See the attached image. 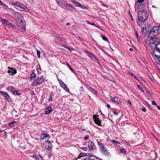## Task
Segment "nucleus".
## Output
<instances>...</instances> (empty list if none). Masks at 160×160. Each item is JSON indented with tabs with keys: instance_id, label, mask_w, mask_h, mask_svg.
Segmentation results:
<instances>
[{
	"instance_id": "8",
	"label": "nucleus",
	"mask_w": 160,
	"mask_h": 160,
	"mask_svg": "<svg viewBox=\"0 0 160 160\" xmlns=\"http://www.w3.org/2000/svg\"><path fill=\"white\" fill-rule=\"evenodd\" d=\"M42 146L46 149L48 151L52 149V144L49 140L45 141L42 144Z\"/></svg>"
},
{
	"instance_id": "48",
	"label": "nucleus",
	"mask_w": 160,
	"mask_h": 160,
	"mask_svg": "<svg viewBox=\"0 0 160 160\" xmlns=\"http://www.w3.org/2000/svg\"><path fill=\"white\" fill-rule=\"evenodd\" d=\"M152 105H155L157 106V104L154 101H152Z\"/></svg>"
},
{
	"instance_id": "47",
	"label": "nucleus",
	"mask_w": 160,
	"mask_h": 160,
	"mask_svg": "<svg viewBox=\"0 0 160 160\" xmlns=\"http://www.w3.org/2000/svg\"><path fill=\"white\" fill-rule=\"evenodd\" d=\"M102 5H103L104 6L106 7L107 8H109L110 7V6H109L107 4H102Z\"/></svg>"
},
{
	"instance_id": "52",
	"label": "nucleus",
	"mask_w": 160,
	"mask_h": 160,
	"mask_svg": "<svg viewBox=\"0 0 160 160\" xmlns=\"http://www.w3.org/2000/svg\"><path fill=\"white\" fill-rule=\"evenodd\" d=\"M0 5H4L5 4L2 3L1 1H0Z\"/></svg>"
},
{
	"instance_id": "10",
	"label": "nucleus",
	"mask_w": 160,
	"mask_h": 160,
	"mask_svg": "<svg viewBox=\"0 0 160 160\" xmlns=\"http://www.w3.org/2000/svg\"><path fill=\"white\" fill-rule=\"evenodd\" d=\"M14 18L16 20L17 22H21L23 21V17L21 14L18 12H15L14 14Z\"/></svg>"
},
{
	"instance_id": "32",
	"label": "nucleus",
	"mask_w": 160,
	"mask_h": 160,
	"mask_svg": "<svg viewBox=\"0 0 160 160\" xmlns=\"http://www.w3.org/2000/svg\"><path fill=\"white\" fill-rule=\"evenodd\" d=\"M64 47L65 48L68 49V50L70 51H71L73 49L72 48H70V47H68L66 45H64Z\"/></svg>"
},
{
	"instance_id": "7",
	"label": "nucleus",
	"mask_w": 160,
	"mask_h": 160,
	"mask_svg": "<svg viewBox=\"0 0 160 160\" xmlns=\"http://www.w3.org/2000/svg\"><path fill=\"white\" fill-rule=\"evenodd\" d=\"M84 52L88 54L89 57L92 59L93 61L99 64H100L98 61V60L97 58L91 52H88L86 50H84Z\"/></svg>"
},
{
	"instance_id": "16",
	"label": "nucleus",
	"mask_w": 160,
	"mask_h": 160,
	"mask_svg": "<svg viewBox=\"0 0 160 160\" xmlns=\"http://www.w3.org/2000/svg\"><path fill=\"white\" fill-rule=\"evenodd\" d=\"M72 3L74 4L76 6L79 7L83 9L87 8L86 7L83 5H82L79 3L77 2L76 1H72Z\"/></svg>"
},
{
	"instance_id": "19",
	"label": "nucleus",
	"mask_w": 160,
	"mask_h": 160,
	"mask_svg": "<svg viewBox=\"0 0 160 160\" xmlns=\"http://www.w3.org/2000/svg\"><path fill=\"white\" fill-rule=\"evenodd\" d=\"M9 70L8 71V73H11L12 75H13L17 73V71L14 69L11 68L9 67L8 68Z\"/></svg>"
},
{
	"instance_id": "55",
	"label": "nucleus",
	"mask_w": 160,
	"mask_h": 160,
	"mask_svg": "<svg viewBox=\"0 0 160 160\" xmlns=\"http://www.w3.org/2000/svg\"><path fill=\"white\" fill-rule=\"evenodd\" d=\"M144 29L145 30V32H148V30H147V28H144Z\"/></svg>"
},
{
	"instance_id": "25",
	"label": "nucleus",
	"mask_w": 160,
	"mask_h": 160,
	"mask_svg": "<svg viewBox=\"0 0 160 160\" xmlns=\"http://www.w3.org/2000/svg\"><path fill=\"white\" fill-rule=\"evenodd\" d=\"M16 123H17V122L16 121H13L11 122H10V123H9L8 124V126L9 127H14V124Z\"/></svg>"
},
{
	"instance_id": "4",
	"label": "nucleus",
	"mask_w": 160,
	"mask_h": 160,
	"mask_svg": "<svg viewBox=\"0 0 160 160\" xmlns=\"http://www.w3.org/2000/svg\"><path fill=\"white\" fill-rule=\"evenodd\" d=\"M58 5L61 8L65 9H70L71 7L69 4L67 3L65 1H57Z\"/></svg>"
},
{
	"instance_id": "56",
	"label": "nucleus",
	"mask_w": 160,
	"mask_h": 160,
	"mask_svg": "<svg viewBox=\"0 0 160 160\" xmlns=\"http://www.w3.org/2000/svg\"><path fill=\"white\" fill-rule=\"evenodd\" d=\"M52 96L51 95L50 96V99H49V100H50V101H52Z\"/></svg>"
},
{
	"instance_id": "42",
	"label": "nucleus",
	"mask_w": 160,
	"mask_h": 160,
	"mask_svg": "<svg viewBox=\"0 0 160 160\" xmlns=\"http://www.w3.org/2000/svg\"><path fill=\"white\" fill-rule=\"evenodd\" d=\"M147 92L150 96L152 95V92L151 91L148 90Z\"/></svg>"
},
{
	"instance_id": "34",
	"label": "nucleus",
	"mask_w": 160,
	"mask_h": 160,
	"mask_svg": "<svg viewBox=\"0 0 160 160\" xmlns=\"http://www.w3.org/2000/svg\"><path fill=\"white\" fill-rule=\"evenodd\" d=\"M13 93L14 95H19L21 93H18V91L17 90H15L13 92Z\"/></svg>"
},
{
	"instance_id": "46",
	"label": "nucleus",
	"mask_w": 160,
	"mask_h": 160,
	"mask_svg": "<svg viewBox=\"0 0 160 160\" xmlns=\"http://www.w3.org/2000/svg\"><path fill=\"white\" fill-rule=\"evenodd\" d=\"M59 82L60 84V85H61L62 84L64 83L62 82V81L61 80H59Z\"/></svg>"
},
{
	"instance_id": "27",
	"label": "nucleus",
	"mask_w": 160,
	"mask_h": 160,
	"mask_svg": "<svg viewBox=\"0 0 160 160\" xmlns=\"http://www.w3.org/2000/svg\"><path fill=\"white\" fill-rule=\"evenodd\" d=\"M128 74H130L132 77H134L137 81H138V78L132 72H128Z\"/></svg>"
},
{
	"instance_id": "12",
	"label": "nucleus",
	"mask_w": 160,
	"mask_h": 160,
	"mask_svg": "<svg viewBox=\"0 0 160 160\" xmlns=\"http://www.w3.org/2000/svg\"><path fill=\"white\" fill-rule=\"evenodd\" d=\"M88 147L89 149V151L92 152L96 149L95 145L92 141H91L88 142Z\"/></svg>"
},
{
	"instance_id": "15",
	"label": "nucleus",
	"mask_w": 160,
	"mask_h": 160,
	"mask_svg": "<svg viewBox=\"0 0 160 160\" xmlns=\"http://www.w3.org/2000/svg\"><path fill=\"white\" fill-rule=\"evenodd\" d=\"M93 118L95 122L98 126H100L101 125V120L98 118V116H96L95 115H94Z\"/></svg>"
},
{
	"instance_id": "36",
	"label": "nucleus",
	"mask_w": 160,
	"mask_h": 160,
	"mask_svg": "<svg viewBox=\"0 0 160 160\" xmlns=\"http://www.w3.org/2000/svg\"><path fill=\"white\" fill-rule=\"evenodd\" d=\"M121 152L126 154V151L124 148H121Z\"/></svg>"
},
{
	"instance_id": "14",
	"label": "nucleus",
	"mask_w": 160,
	"mask_h": 160,
	"mask_svg": "<svg viewBox=\"0 0 160 160\" xmlns=\"http://www.w3.org/2000/svg\"><path fill=\"white\" fill-rule=\"evenodd\" d=\"M0 93L4 96L6 100L8 102H10L11 101V97L7 93L5 92L0 91Z\"/></svg>"
},
{
	"instance_id": "49",
	"label": "nucleus",
	"mask_w": 160,
	"mask_h": 160,
	"mask_svg": "<svg viewBox=\"0 0 160 160\" xmlns=\"http://www.w3.org/2000/svg\"><path fill=\"white\" fill-rule=\"evenodd\" d=\"M60 86L63 88H64L65 87L67 86L64 83L62 84Z\"/></svg>"
},
{
	"instance_id": "63",
	"label": "nucleus",
	"mask_w": 160,
	"mask_h": 160,
	"mask_svg": "<svg viewBox=\"0 0 160 160\" xmlns=\"http://www.w3.org/2000/svg\"><path fill=\"white\" fill-rule=\"evenodd\" d=\"M131 18L132 21L133 20V18H132V17H131Z\"/></svg>"
},
{
	"instance_id": "20",
	"label": "nucleus",
	"mask_w": 160,
	"mask_h": 160,
	"mask_svg": "<svg viewBox=\"0 0 160 160\" xmlns=\"http://www.w3.org/2000/svg\"><path fill=\"white\" fill-rule=\"evenodd\" d=\"M45 110V115H47L52 111V109L51 107H49L46 108Z\"/></svg>"
},
{
	"instance_id": "21",
	"label": "nucleus",
	"mask_w": 160,
	"mask_h": 160,
	"mask_svg": "<svg viewBox=\"0 0 160 160\" xmlns=\"http://www.w3.org/2000/svg\"><path fill=\"white\" fill-rule=\"evenodd\" d=\"M32 157L37 160H43L42 158L40 155H33Z\"/></svg>"
},
{
	"instance_id": "29",
	"label": "nucleus",
	"mask_w": 160,
	"mask_h": 160,
	"mask_svg": "<svg viewBox=\"0 0 160 160\" xmlns=\"http://www.w3.org/2000/svg\"><path fill=\"white\" fill-rule=\"evenodd\" d=\"M112 142L114 145H116L118 144H120V142H118L115 140H113L111 141Z\"/></svg>"
},
{
	"instance_id": "17",
	"label": "nucleus",
	"mask_w": 160,
	"mask_h": 160,
	"mask_svg": "<svg viewBox=\"0 0 160 160\" xmlns=\"http://www.w3.org/2000/svg\"><path fill=\"white\" fill-rule=\"evenodd\" d=\"M49 138V135L45 133L41 134L40 136L41 139L46 140L48 139Z\"/></svg>"
},
{
	"instance_id": "57",
	"label": "nucleus",
	"mask_w": 160,
	"mask_h": 160,
	"mask_svg": "<svg viewBox=\"0 0 160 160\" xmlns=\"http://www.w3.org/2000/svg\"><path fill=\"white\" fill-rule=\"evenodd\" d=\"M157 107L158 108V109L160 110V106H159L158 105H157Z\"/></svg>"
},
{
	"instance_id": "39",
	"label": "nucleus",
	"mask_w": 160,
	"mask_h": 160,
	"mask_svg": "<svg viewBox=\"0 0 160 160\" xmlns=\"http://www.w3.org/2000/svg\"><path fill=\"white\" fill-rule=\"evenodd\" d=\"M137 87L141 91V92H144V90L142 89V88L138 85H137Z\"/></svg>"
},
{
	"instance_id": "5",
	"label": "nucleus",
	"mask_w": 160,
	"mask_h": 160,
	"mask_svg": "<svg viewBox=\"0 0 160 160\" xmlns=\"http://www.w3.org/2000/svg\"><path fill=\"white\" fill-rule=\"evenodd\" d=\"M17 27L18 29L21 32H23L25 30L26 25L25 21H21L17 22Z\"/></svg>"
},
{
	"instance_id": "50",
	"label": "nucleus",
	"mask_w": 160,
	"mask_h": 160,
	"mask_svg": "<svg viewBox=\"0 0 160 160\" xmlns=\"http://www.w3.org/2000/svg\"><path fill=\"white\" fill-rule=\"evenodd\" d=\"M142 110L144 112H146V109L145 107H143L142 108Z\"/></svg>"
},
{
	"instance_id": "26",
	"label": "nucleus",
	"mask_w": 160,
	"mask_h": 160,
	"mask_svg": "<svg viewBox=\"0 0 160 160\" xmlns=\"http://www.w3.org/2000/svg\"><path fill=\"white\" fill-rule=\"evenodd\" d=\"M89 90L90 91L92 92L94 94H97V92L95 90V89H94V88H91V87H90L89 88Z\"/></svg>"
},
{
	"instance_id": "9",
	"label": "nucleus",
	"mask_w": 160,
	"mask_h": 160,
	"mask_svg": "<svg viewBox=\"0 0 160 160\" xmlns=\"http://www.w3.org/2000/svg\"><path fill=\"white\" fill-rule=\"evenodd\" d=\"M13 5L15 6L18 7L20 9L23 10L26 12H28L29 11V10L28 8L24 5L18 2L13 3Z\"/></svg>"
},
{
	"instance_id": "43",
	"label": "nucleus",
	"mask_w": 160,
	"mask_h": 160,
	"mask_svg": "<svg viewBox=\"0 0 160 160\" xmlns=\"http://www.w3.org/2000/svg\"><path fill=\"white\" fill-rule=\"evenodd\" d=\"M37 54L38 57L39 58L40 56V52L39 51L37 50Z\"/></svg>"
},
{
	"instance_id": "30",
	"label": "nucleus",
	"mask_w": 160,
	"mask_h": 160,
	"mask_svg": "<svg viewBox=\"0 0 160 160\" xmlns=\"http://www.w3.org/2000/svg\"><path fill=\"white\" fill-rule=\"evenodd\" d=\"M36 76V74L35 73L32 72L31 74L30 79L32 80L33 79L35 78Z\"/></svg>"
},
{
	"instance_id": "31",
	"label": "nucleus",
	"mask_w": 160,
	"mask_h": 160,
	"mask_svg": "<svg viewBox=\"0 0 160 160\" xmlns=\"http://www.w3.org/2000/svg\"><path fill=\"white\" fill-rule=\"evenodd\" d=\"M66 65L68 66V67L69 68V69L72 72H74V71L73 70L72 68L70 67V65L68 63H66Z\"/></svg>"
},
{
	"instance_id": "24",
	"label": "nucleus",
	"mask_w": 160,
	"mask_h": 160,
	"mask_svg": "<svg viewBox=\"0 0 160 160\" xmlns=\"http://www.w3.org/2000/svg\"><path fill=\"white\" fill-rule=\"evenodd\" d=\"M112 100L113 102H116L118 103V104H119V101L118 102V99L117 97H114L112 99Z\"/></svg>"
},
{
	"instance_id": "33",
	"label": "nucleus",
	"mask_w": 160,
	"mask_h": 160,
	"mask_svg": "<svg viewBox=\"0 0 160 160\" xmlns=\"http://www.w3.org/2000/svg\"><path fill=\"white\" fill-rule=\"evenodd\" d=\"M98 146H99L100 147L101 149H102V147H104L103 144L102 143L99 142H98Z\"/></svg>"
},
{
	"instance_id": "40",
	"label": "nucleus",
	"mask_w": 160,
	"mask_h": 160,
	"mask_svg": "<svg viewBox=\"0 0 160 160\" xmlns=\"http://www.w3.org/2000/svg\"><path fill=\"white\" fill-rule=\"evenodd\" d=\"M81 149L84 151H86L87 150V148L86 147H82L81 148Z\"/></svg>"
},
{
	"instance_id": "13",
	"label": "nucleus",
	"mask_w": 160,
	"mask_h": 160,
	"mask_svg": "<svg viewBox=\"0 0 160 160\" xmlns=\"http://www.w3.org/2000/svg\"><path fill=\"white\" fill-rule=\"evenodd\" d=\"M0 21L3 24L7 25L8 27H12V24L8 22L6 20L3 19L2 18L0 17Z\"/></svg>"
},
{
	"instance_id": "28",
	"label": "nucleus",
	"mask_w": 160,
	"mask_h": 160,
	"mask_svg": "<svg viewBox=\"0 0 160 160\" xmlns=\"http://www.w3.org/2000/svg\"><path fill=\"white\" fill-rule=\"evenodd\" d=\"M135 35L137 38V40H138V42H140V38L138 35V32L136 31L135 32Z\"/></svg>"
},
{
	"instance_id": "53",
	"label": "nucleus",
	"mask_w": 160,
	"mask_h": 160,
	"mask_svg": "<svg viewBox=\"0 0 160 160\" xmlns=\"http://www.w3.org/2000/svg\"><path fill=\"white\" fill-rule=\"evenodd\" d=\"M128 14H129V15H130V17H132V15H131V12H130V10L129 11Z\"/></svg>"
},
{
	"instance_id": "3",
	"label": "nucleus",
	"mask_w": 160,
	"mask_h": 160,
	"mask_svg": "<svg viewBox=\"0 0 160 160\" xmlns=\"http://www.w3.org/2000/svg\"><path fill=\"white\" fill-rule=\"evenodd\" d=\"M138 19L140 22H143L148 18V14L144 10L142 9V11L138 10Z\"/></svg>"
},
{
	"instance_id": "60",
	"label": "nucleus",
	"mask_w": 160,
	"mask_h": 160,
	"mask_svg": "<svg viewBox=\"0 0 160 160\" xmlns=\"http://www.w3.org/2000/svg\"><path fill=\"white\" fill-rule=\"evenodd\" d=\"M11 87H8V89L9 90L10 89H11Z\"/></svg>"
},
{
	"instance_id": "59",
	"label": "nucleus",
	"mask_w": 160,
	"mask_h": 160,
	"mask_svg": "<svg viewBox=\"0 0 160 160\" xmlns=\"http://www.w3.org/2000/svg\"><path fill=\"white\" fill-rule=\"evenodd\" d=\"M3 130H2L0 128V132H2L3 131Z\"/></svg>"
},
{
	"instance_id": "37",
	"label": "nucleus",
	"mask_w": 160,
	"mask_h": 160,
	"mask_svg": "<svg viewBox=\"0 0 160 160\" xmlns=\"http://www.w3.org/2000/svg\"><path fill=\"white\" fill-rule=\"evenodd\" d=\"M102 38L103 40L105 41H108V38L105 36H102Z\"/></svg>"
},
{
	"instance_id": "6",
	"label": "nucleus",
	"mask_w": 160,
	"mask_h": 160,
	"mask_svg": "<svg viewBox=\"0 0 160 160\" xmlns=\"http://www.w3.org/2000/svg\"><path fill=\"white\" fill-rule=\"evenodd\" d=\"M44 80V78L42 76L37 78L36 79L33 81L32 83V85L33 86H37L40 85Z\"/></svg>"
},
{
	"instance_id": "62",
	"label": "nucleus",
	"mask_w": 160,
	"mask_h": 160,
	"mask_svg": "<svg viewBox=\"0 0 160 160\" xmlns=\"http://www.w3.org/2000/svg\"><path fill=\"white\" fill-rule=\"evenodd\" d=\"M70 24L69 23H67L66 24V25L67 26L69 25Z\"/></svg>"
},
{
	"instance_id": "38",
	"label": "nucleus",
	"mask_w": 160,
	"mask_h": 160,
	"mask_svg": "<svg viewBox=\"0 0 160 160\" xmlns=\"http://www.w3.org/2000/svg\"><path fill=\"white\" fill-rule=\"evenodd\" d=\"M63 89H64L66 91L68 92H69V89L67 87V86L65 87L64 88H63Z\"/></svg>"
},
{
	"instance_id": "45",
	"label": "nucleus",
	"mask_w": 160,
	"mask_h": 160,
	"mask_svg": "<svg viewBox=\"0 0 160 160\" xmlns=\"http://www.w3.org/2000/svg\"><path fill=\"white\" fill-rule=\"evenodd\" d=\"M89 137V136L88 135H87L84 137V139L85 140H87Z\"/></svg>"
},
{
	"instance_id": "22",
	"label": "nucleus",
	"mask_w": 160,
	"mask_h": 160,
	"mask_svg": "<svg viewBox=\"0 0 160 160\" xmlns=\"http://www.w3.org/2000/svg\"><path fill=\"white\" fill-rule=\"evenodd\" d=\"M87 153H84V152H82L79 154L78 155V159L82 157H85V156H87ZM77 158H76L75 159L76 160H77Z\"/></svg>"
},
{
	"instance_id": "11",
	"label": "nucleus",
	"mask_w": 160,
	"mask_h": 160,
	"mask_svg": "<svg viewBox=\"0 0 160 160\" xmlns=\"http://www.w3.org/2000/svg\"><path fill=\"white\" fill-rule=\"evenodd\" d=\"M144 1H137L135 2V5L137 6L138 10L139 9H143L144 10L145 3L144 2Z\"/></svg>"
},
{
	"instance_id": "35",
	"label": "nucleus",
	"mask_w": 160,
	"mask_h": 160,
	"mask_svg": "<svg viewBox=\"0 0 160 160\" xmlns=\"http://www.w3.org/2000/svg\"><path fill=\"white\" fill-rule=\"evenodd\" d=\"M87 23L88 24H90V25H94V26H96V27H97V26L93 22H90L89 21H87Z\"/></svg>"
},
{
	"instance_id": "58",
	"label": "nucleus",
	"mask_w": 160,
	"mask_h": 160,
	"mask_svg": "<svg viewBox=\"0 0 160 160\" xmlns=\"http://www.w3.org/2000/svg\"><path fill=\"white\" fill-rule=\"evenodd\" d=\"M107 107H108V108H110V106L109 104H108V105H107Z\"/></svg>"
},
{
	"instance_id": "61",
	"label": "nucleus",
	"mask_w": 160,
	"mask_h": 160,
	"mask_svg": "<svg viewBox=\"0 0 160 160\" xmlns=\"http://www.w3.org/2000/svg\"><path fill=\"white\" fill-rule=\"evenodd\" d=\"M129 50L131 51H133V49L132 48H130V49H129Z\"/></svg>"
},
{
	"instance_id": "1",
	"label": "nucleus",
	"mask_w": 160,
	"mask_h": 160,
	"mask_svg": "<svg viewBox=\"0 0 160 160\" xmlns=\"http://www.w3.org/2000/svg\"><path fill=\"white\" fill-rule=\"evenodd\" d=\"M149 45L153 49L151 53L152 57L155 58H160V42L159 41L150 40Z\"/></svg>"
},
{
	"instance_id": "41",
	"label": "nucleus",
	"mask_w": 160,
	"mask_h": 160,
	"mask_svg": "<svg viewBox=\"0 0 160 160\" xmlns=\"http://www.w3.org/2000/svg\"><path fill=\"white\" fill-rule=\"evenodd\" d=\"M113 112L114 113V114L117 115L119 112V111H117L115 110H114L113 111Z\"/></svg>"
},
{
	"instance_id": "51",
	"label": "nucleus",
	"mask_w": 160,
	"mask_h": 160,
	"mask_svg": "<svg viewBox=\"0 0 160 160\" xmlns=\"http://www.w3.org/2000/svg\"><path fill=\"white\" fill-rule=\"evenodd\" d=\"M142 31L143 33H146L145 30L144 29V28H142Z\"/></svg>"
},
{
	"instance_id": "44",
	"label": "nucleus",
	"mask_w": 160,
	"mask_h": 160,
	"mask_svg": "<svg viewBox=\"0 0 160 160\" xmlns=\"http://www.w3.org/2000/svg\"><path fill=\"white\" fill-rule=\"evenodd\" d=\"M92 154L91 153H87V156H88L89 158H90V157H92Z\"/></svg>"
},
{
	"instance_id": "23",
	"label": "nucleus",
	"mask_w": 160,
	"mask_h": 160,
	"mask_svg": "<svg viewBox=\"0 0 160 160\" xmlns=\"http://www.w3.org/2000/svg\"><path fill=\"white\" fill-rule=\"evenodd\" d=\"M88 159L89 160H98V159L101 160L100 159L95 156H92V157H90V158H88Z\"/></svg>"
},
{
	"instance_id": "18",
	"label": "nucleus",
	"mask_w": 160,
	"mask_h": 160,
	"mask_svg": "<svg viewBox=\"0 0 160 160\" xmlns=\"http://www.w3.org/2000/svg\"><path fill=\"white\" fill-rule=\"evenodd\" d=\"M101 149V152L102 153L104 154L106 156H108L109 155V152L107 149L106 147H102V148Z\"/></svg>"
},
{
	"instance_id": "54",
	"label": "nucleus",
	"mask_w": 160,
	"mask_h": 160,
	"mask_svg": "<svg viewBox=\"0 0 160 160\" xmlns=\"http://www.w3.org/2000/svg\"><path fill=\"white\" fill-rule=\"evenodd\" d=\"M128 102L129 103L130 105H131V101L130 100H128Z\"/></svg>"
},
{
	"instance_id": "2",
	"label": "nucleus",
	"mask_w": 160,
	"mask_h": 160,
	"mask_svg": "<svg viewBox=\"0 0 160 160\" xmlns=\"http://www.w3.org/2000/svg\"><path fill=\"white\" fill-rule=\"evenodd\" d=\"M160 33V28L158 26H154L151 30L149 33L148 37L154 41H158L157 35Z\"/></svg>"
}]
</instances>
